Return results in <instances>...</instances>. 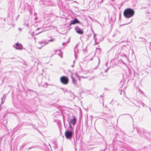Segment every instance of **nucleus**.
Listing matches in <instances>:
<instances>
[{
    "instance_id": "obj_1",
    "label": "nucleus",
    "mask_w": 151,
    "mask_h": 151,
    "mask_svg": "<svg viewBox=\"0 0 151 151\" xmlns=\"http://www.w3.org/2000/svg\"><path fill=\"white\" fill-rule=\"evenodd\" d=\"M134 11L131 9H127L124 12V15L126 18H129L132 17L134 14Z\"/></svg>"
},
{
    "instance_id": "obj_2",
    "label": "nucleus",
    "mask_w": 151,
    "mask_h": 151,
    "mask_svg": "<svg viewBox=\"0 0 151 151\" xmlns=\"http://www.w3.org/2000/svg\"><path fill=\"white\" fill-rule=\"evenodd\" d=\"M61 82L64 84H67L68 83V79L65 76H63L61 77L60 78Z\"/></svg>"
},
{
    "instance_id": "obj_3",
    "label": "nucleus",
    "mask_w": 151,
    "mask_h": 151,
    "mask_svg": "<svg viewBox=\"0 0 151 151\" xmlns=\"http://www.w3.org/2000/svg\"><path fill=\"white\" fill-rule=\"evenodd\" d=\"M71 78L72 79V83L75 85L76 87H79L81 85L80 83H77V81L73 77V74H72L71 76Z\"/></svg>"
},
{
    "instance_id": "obj_4",
    "label": "nucleus",
    "mask_w": 151,
    "mask_h": 151,
    "mask_svg": "<svg viewBox=\"0 0 151 151\" xmlns=\"http://www.w3.org/2000/svg\"><path fill=\"white\" fill-rule=\"evenodd\" d=\"M65 134L66 138L69 139L71 138L72 132L71 131H66L65 133Z\"/></svg>"
},
{
    "instance_id": "obj_5",
    "label": "nucleus",
    "mask_w": 151,
    "mask_h": 151,
    "mask_svg": "<svg viewBox=\"0 0 151 151\" xmlns=\"http://www.w3.org/2000/svg\"><path fill=\"white\" fill-rule=\"evenodd\" d=\"M13 47L17 50H21L22 48V46L21 44L19 43H16L14 45Z\"/></svg>"
},
{
    "instance_id": "obj_6",
    "label": "nucleus",
    "mask_w": 151,
    "mask_h": 151,
    "mask_svg": "<svg viewBox=\"0 0 151 151\" xmlns=\"http://www.w3.org/2000/svg\"><path fill=\"white\" fill-rule=\"evenodd\" d=\"M75 30L76 32L79 34H82L83 33V31L78 27H76Z\"/></svg>"
},
{
    "instance_id": "obj_7",
    "label": "nucleus",
    "mask_w": 151,
    "mask_h": 151,
    "mask_svg": "<svg viewBox=\"0 0 151 151\" xmlns=\"http://www.w3.org/2000/svg\"><path fill=\"white\" fill-rule=\"evenodd\" d=\"M76 122V119L75 117H73L72 119L70 120V123L73 125H75Z\"/></svg>"
},
{
    "instance_id": "obj_8",
    "label": "nucleus",
    "mask_w": 151,
    "mask_h": 151,
    "mask_svg": "<svg viewBox=\"0 0 151 151\" xmlns=\"http://www.w3.org/2000/svg\"><path fill=\"white\" fill-rule=\"evenodd\" d=\"M77 23H79L80 22L77 19H75L71 21L70 24V25H72Z\"/></svg>"
},
{
    "instance_id": "obj_9",
    "label": "nucleus",
    "mask_w": 151,
    "mask_h": 151,
    "mask_svg": "<svg viewBox=\"0 0 151 151\" xmlns=\"http://www.w3.org/2000/svg\"><path fill=\"white\" fill-rule=\"evenodd\" d=\"M45 43H46V42H45L44 43H43V42H41H41H39V43L41 45V47H38V48H39V49L41 48L42 47L44 46L45 45Z\"/></svg>"
},
{
    "instance_id": "obj_10",
    "label": "nucleus",
    "mask_w": 151,
    "mask_h": 151,
    "mask_svg": "<svg viewBox=\"0 0 151 151\" xmlns=\"http://www.w3.org/2000/svg\"><path fill=\"white\" fill-rule=\"evenodd\" d=\"M4 95H3V97L1 98V104H3L5 101V98L4 97Z\"/></svg>"
},
{
    "instance_id": "obj_11",
    "label": "nucleus",
    "mask_w": 151,
    "mask_h": 151,
    "mask_svg": "<svg viewBox=\"0 0 151 151\" xmlns=\"http://www.w3.org/2000/svg\"><path fill=\"white\" fill-rule=\"evenodd\" d=\"M54 40L53 39H52L50 40H49L47 42H46V43H45V45H47L50 42H52L54 41Z\"/></svg>"
},
{
    "instance_id": "obj_12",
    "label": "nucleus",
    "mask_w": 151,
    "mask_h": 151,
    "mask_svg": "<svg viewBox=\"0 0 151 151\" xmlns=\"http://www.w3.org/2000/svg\"><path fill=\"white\" fill-rule=\"evenodd\" d=\"M81 77H82V78H87V77H83L80 76H79V77H77V78H78V80H79V81H80V80H81V79H80V78H81Z\"/></svg>"
},
{
    "instance_id": "obj_13",
    "label": "nucleus",
    "mask_w": 151,
    "mask_h": 151,
    "mask_svg": "<svg viewBox=\"0 0 151 151\" xmlns=\"http://www.w3.org/2000/svg\"><path fill=\"white\" fill-rule=\"evenodd\" d=\"M72 74H73V75H75V76H76V77H79V76H78L77 75V73H72Z\"/></svg>"
},
{
    "instance_id": "obj_14",
    "label": "nucleus",
    "mask_w": 151,
    "mask_h": 151,
    "mask_svg": "<svg viewBox=\"0 0 151 151\" xmlns=\"http://www.w3.org/2000/svg\"><path fill=\"white\" fill-rule=\"evenodd\" d=\"M69 124H70V128H72V126H71V125H70V123Z\"/></svg>"
},
{
    "instance_id": "obj_15",
    "label": "nucleus",
    "mask_w": 151,
    "mask_h": 151,
    "mask_svg": "<svg viewBox=\"0 0 151 151\" xmlns=\"http://www.w3.org/2000/svg\"><path fill=\"white\" fill-rule=\"evenodd\" d=\"M95 35H95V34H94V37L95 36Z\"/></svg>"
},
{
    "instance_id": "obj_16",
    "label": "nucleus",
    "mask_w": 151,
    "mask_h": 151,
    "mask_svg": "<svg viewBox=\"0 0 151 151\" xmlns=\"http://www.w3.org/2000/svg\"><path fill=\"white\" fill-rule=\"evenodd\" d=\"M71 66H72V67H73V65H71Z\"/></svg>"
},
{
    "instance_id": "obj_17",
    "label": "nucleus",
    "mask_w": 151,
    "mask_h": 151,
    "mask_svg": "<svg viewBox=\"0 0 151 151\" xmlns=\"http://www.w3.org/2000/svg\"><path fill=\"white\" fill-rule=\"evenodd\" d=\"M64 43H63V45H64Z\"/></svg>"
},
{
    "instance_id": "obj_18",
    "label": "nucleus",
    "mask_w": 151,
    "mask_h": 151,
    "mask_svg": "<svg viewBox=\"0 0 151 151\" xmlns=\"http://www.w3.org/2000/svg\"><path fill=\"white\" fill-rule=\"evenodd\" d=\"M1 105H0V107H1Z\"/></svg>"
}]
</instances>
